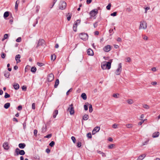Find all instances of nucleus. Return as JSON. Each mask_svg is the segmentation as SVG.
Returning <instances> with one entry per match:
<instances>
[{
    "label": "nucleus",
    "instance_id": "42",
    "mask_svg": "<svg viewBox=\"0 0 160 160\" xmlns=\"http://www.w3.org/2000/svg\"><path fill=\"white\" fill-rule=\"evenodd\" d=\"M127 128H130L132 127V125L131 124H128L126 125Z\"/></svg>",
    "mask_w": 160,
    "mask_h": 160
},
{
    "label": "nucleus",
    "instance_id": "34",
    "mask_svg": "<svg viewBox=\"0 0 160 160\" xmlns=\"http://www.w3.org/2000/svg\"><path fill=\"white\" fill-rule=\"evenodd\" d=\"M89 112H91L92 111V108L91 104H90L89 106Z\"/></svg>",
    "mask_w": 160,
    "mask_h": 160
},
{
    "label": "nucleus",
    "instance_id": "43",
    "mask_svg": "<svg viewBox=\"0 0 160 160\" xmlns=\"http://www.w3.org/2000/svg\"><path fill=\"white\" fill-rule=\"evenodd\" d=\"M37 64L38 66H40V67L43 66L44 65V64L43 63H41V62H38L37 63Z\"/></svg>",
    "mask_w": 160,
    "mask_h": 160
},
{
    "label": "nucleus",
    "instance_id": "52",
    "mask_svg": "<svg viewBox=\"0 0 160 160\" xmlns=\"http://www.w3.org/2000/svg\"><path fill=\"white\" fill-rule=\"evenodd\" d=\"M21 41V37H18L17 39L16 40V41L17 42H20Z\"/></svg>",
    "mask_w": 160,
    "mask_h": 160
},
{
    "label": "nucleus",
    "instance_id": "35",
    "mask_svg": "<svg viewBox=\"0 0 160 160\" xmlns=\"http://www.w3.org/2000/svg\"><path fill=\"white\" fill-rule=\"evenodd\" d=\"M56 58V56L55 55H52L51 56V60L54 61Z\"/></svg>",
    "mask_w": 160,
    "mask_h": 160
},
{
    "label": "nucleus",
    "instance_id": "18",
    "mask_svg": "<svg viewBox=\"0 0 160 160\" xmlns=\"http://www.w3.org/2000/svg\"><path fill=\"white\" fill-rule=\"evenodd\" d=\"M89 118V116L87 114H85L84 116L83 117L82 120V123H83V121L82 120H87Z\"/></svg>",
    "mask_w": 160,
    "mask_h": 160
},
{
    "label": "nucleus",
    "instance_id": "59",
    "mask_svg": "<svg viewBox=\"0 0 160 160\" xmlns=\"http://www.w3.org/2000/svg\"><path fill=\"white\" fill-rule=\"evenodd\" d=\"M72 88H70V89H69L67 92L66 93V94H67V95H69V92H71L72 91Z\"/></svg>",
    "mask_w": 160,
    "mask_h": 160
},
{
    "label": "nucleus",
    "instance_id": "4",
    "mask_svg": "<svg viewBox=\"0 0 160 160\" xmlns=\"http://www.w3.org/2000/svg\"><path fill=\"white\" fill-rule=\"evenodd\" d=\"M67 111H69L70 115H72L74 113V108L73 107V104H71L67 109Z\"/></svg>",
    "mask_w": 160,
    "mask_h": 160
},
{
    "label": "nucleus",
    "instance_id": "53",
    "mask_svg": "<svg viewBox=\"0 0 160 160\" xmlns=\"http://www.w3.org/2000/svg\"><path fill=\"white\" fill-rule=\"evenodd\" d=\"M117 12H114L112 13H111V15L113 16H115L117 15Z\"/></svg>",
    "mask_w": 160,
    "mask_h": 160
},
{
    "label": "nucleus",
    "instance_id": "40",
    "mask_svg": "<svg viewBox=\"0 0 160 160\" xmlns=\"http://www.w3.org/2000/svg\"><path fill=\"white\" fill-rule=\"evenodd\" d=\"M87 136L89 138H92V135L90 132L88 133L87 134Z\"/></svg>",
    "mask_w": 160,
    "mask_h": 160
},
{
    "label": "nucleus",
    "instance_id": "63",
    "mask_svg": "<svg viewBox=\"0 0 160 160\" xmlns=\"http://www.w3.org/2000/svg\"><path fill=\"white\" fill-rule=\"evenodd\" d=\"M144 121H145V120H143L139 122L138 124V125H141L144 122Z\"/></svg>",
    "mask_w": 160,
    "mask_h": 160
},
{
    "label": "nucleus",
    "instance_id": "30",
    "mask_svg": "<svg viewBox=\"0 0 160 160\" xmlns=\"http://www.w3.org/2000/svg\"><path fill=\"white\" fill-rule=\"evenodd\" d=\"M59 84V80L58 79H57L56 80L55 85H54V88H57Z\"/></svg>",
    "mask_w": 160,
    "mask_h": 160
},
{
    "label": "nucleus",
    "instance_id": "51",
    "mask_svg": "<svg viewBox=\"0 0 160 160\" xmlns=\"http://www.w3.org/2000/svg\"><path fill=\"white\" fill-rule=\"evenodd\" d=\"M77 26H75V25H73V30L74 31H75V32L77 31Z\"/></svg>",
    "mask_w": 160,
    "mask_h": 160
},
{
    "label": "nucleus",
    "instance_id": "2",
    "mask_svg": "<svg viewBox=\"0 0 160 160\" xmlns=\"http://www.w3.org/2000/svg\"><path fill=\"white\" fill-rule=\"evenodd\" d=\"M80 38L84 40H86L88 39V35L86 33H81L79 34Z\"/></svg>",
    "mask_w": 160,
    "mask_h": 160
},
{
    "label": "nucleus",
    "instance_id": "24",
    "mask_svg": "<svg viewBox=\"0 0 160 160\" xmlns=\"http://www.w3.org/2000/svg\"><path fill=\"white\" fill-rule=\"evenodd\" d=\"M10 105V103L9 102H7L4 104V107L5 109H8Z\"/></svg>",
    "mask_w": 160,
    "mask_h": 160
},
{
    "label": "nucleus",
    "instance_id": "27",
    "mask_svg": "<svg viewBox=\"0 0 160 160\" xmlns=\"http://www.w3.org/2000/svg\"><path fill=\"white\" fill-rule=\"evenodd\" d=\"M36 70H37V68L35 67H32L31 68V72L33 73H35V72H36Z\"/></svg>",
    "mask_w": 160,
    "mask_h": 160
},
{
    "label": "nucleus",
    "instance_id": "31",
    "mask_svg": "<svg viewBox=\"0 0 160 160\" xmlns=\"http://www.w3.org/2000/svg\"><path fill=\"white\" fill-rule=\"evenodd\" d=\"M47 126H45V127H43L42 128V132L43 133L45 132L47 130Z\"/></svg>",
    "mask_w": 160,
    "mask_h": 160
},
{
    "label": "nucleus",
    "instance_id": "46",
    "mask_svg": "<svg viewBox=\"0 0 160 160\" xmlns=\"http://www.w3.org/2000/svg\"><path fill=\"white\" fill-rule=\"evenodd\" d=\"M82 143L80 142H78L77 143V146L78 148H80L81 146Z\"/></svg>",
    "mask_w": 160,
    "mask_h": 160
},
{
    "label": "nucleus",
    "instance_id": "38",
    "mask_svg": "<svg viewBox=\"0 0 160 160\" xmlns=\"http://www.w3.org/2000/svg\"><path fill=\"white\" fill-rule=\"evenodd\" d=\"M149 141V140H146V141L143 142L142 143V146H144V145H147L148 144V143Z\"/></svg>",
    "mask_w": 160,
    "mask_h": 160
},
{
    "label": "nucleus",
    "instance_id": "15",
    "mask_svg": "<svg viewBox=\"0 0 160 160\" xmlns=\"http://www.w3.org/2000/svg\"><path fill=\"white\" fill-rule=\"evenodd\" d=\"M21 58L20 55L19 54L17 55L15 57V60L17 61V63L20 62L21 61L20 59Z\"/></svg>",
    "mask_w": 160,
    "mask_h": 160
},
{
    "label": "nucleus",
    "instance_id": "64",
    "mask_svg": "<svg viewBox=\"0 0 160 160\" xmlns=\"http://www.w3.org/2000/svg\"><path fill=\"white\" fill-rule=\"evenodd\" d=\"M23 127L24 129H25L26 127V122H24V123H23Z\"/></svg>",
    "mask_w": 160,
    "mask_h": 160
},
{
    "label": "nucleus",
    "instance_id": "41",
    "mask_svg": "<svg viewBox=\"0 0 160 160\" xmlns=\"http://www.w3.org/2000/svg\"><path fill=\"white\" fill-rule=\"evenodd\" d=\"M111 5L110 3L108 4V6L106 7V8L108 10H110L111 8Z\"/></svg>",
    "mask_w": 160,
    "mask_h": 160
},
{
    "label": "nucleus",
    "instance_id": "17",
    "mask_svg": "<svg viewBox=\"0 0 160 160\" xmlns=\"http://www.w3.org/2000/svg\"><path fill=\"white\" fill-rule=\"evenodd\" d=\"M146 156V155L145 154H142L139 156L137 160H142Z\"/></svg>",
    "mask_w": 160,
    "mask_h": 160
},
{
    "label": "nucleus",
    "instance_id": "19",
    "mask_svg": "<svg viewBox=\"0 0 160 160\" xmlns=\"http://www.w3.org/2000/svg\"><path fill=\"white\" fill-rule=\"evenodd\" d=\"M13 86L14 89L16 90H18L19 88V85L17 83H14L13 85Z\"/></svg>",
    "mask_w": 160,
    "mask_h": 160
},
{
    "label": "nucleus",
    "instance_id": "11",
    "mask_svg": "<svg viewBox=\"0 0 160 160\" xmlns=\"http://www.w3.org/2000/svg\"><path fill=\"white\" fill-rule=\"evenodd\" d=\"M100 129V127H95L92 132V134H94L96 132H98Z\"/></svg>",
    "mask_w": 160,
    "mask_h": 160
},
{
    "label": "nucleus",
    "instance_id": "29",
    "mask_svg": "<svg viewBox=\"0 0 160 160\" xmlns=\"http://www.w3.org/2000/svg\"><path fill=\"white\" fill-rule=\"evenodd\" d=\"M4 76L7 78H8L10 76V73L8 71H5L4 73Z\"/></svg>",
    "mask_w": 160,
    "mask_h": 160
},
{
    "label": "nucleus",
    "instance_id": "28",
    "mask_svg": "<svg viewBox=\"0 0 160 160\" xmlns=\"http://www.w3.org/2000/svg\"><path fill=\"white\" fill-rule=\"evenodd\" d=\"M58 111L57 110H56L54 111L53 113V118H55L58 114Z\"/></svg>",
    "mask_w": 160,
    "mask_h": 160
},
{
    "label": "nucleus",
    "instance_id": "37",
    "mask_svg": "<svg viewBox=\"0 0 160 160\" xmlns=\"http://www.w3.org/2000/svg\"><path fill=\"white\" fill-rule=\"evenodd\" d=\"M55 144V142L53 141H52L49 144V145L51 147H53Z\"/></svg>",
    "mask_w": 160,
    "mask_h": 160
},
{
    "label": "nucleus",
    "instance_id": "22",
    "mask_svg": "<svg viewBox=\"0 0 160 160\" xmlns=\"http://www.w3.org/2000/svg\"><path fill=\"white\" fill-rule=\"evenodd\" d=\"M97 152L98 153L101 154L102 156V157H106V154H105V153H103V152H101L100 151L98 150H97Z\"/></svg>",
    "mask_w": 160,
    "mask_h": 160
},
{
    "label": "nucleus",
    "instance_id": "39",
    "mask_svg": "<svg viewBox=\"0 0 160 160\" xmlns=\"http://www.w3.org/2000/svg\"><path fill=\"white\" fill-rule=\"evenodd\" d=\"M10 95L8 94L7 92L5 93V95L4 96V98H9L10 97Z\"/></svg>",
    "mask_w": 160,
    "mask_h": 160
},
{
    "label": "nucleus",
    "instance_id": "26",
    "mask_svg": "<svg viewBox=\"0 0 160 160\" xmlns=\"http://www.w3.org/2000/svg\"><path fill=\"white\" fill-rule=\"evenodd\" d=\"M66 16L67 17V19L68 21H69L70 20L71 17H72V14L68 13L67 14Z\"/></svg>",
    "mask_w": 160,
    "mask_h": 160
},
{
    "label": "nucleus",
    "instance_id": "49",
    "mask_svg": "<svg viewBox=\"0 0 160 160\" xmlns=\"http://www.w3.org/2000/svg\"><path fill=\"white\" fill-rule=\"evenodd\" d=\"M98 22V21H96L94 23L93 26L94 28H96L97 27Z\"/></svg>",
    "mask_w": 160,
    "mask_h": 160
},
{
    "label": "nucleus",
    "instance_id": "13",
    "mask_svg": "<svg viewBox=\"0 0 160 160\" xmlns=\"http://www.w3.org/2000/svg\"><path fill=\"white\" fill-rule=\"evenodd\" d=\"M44 40L42 39H40L39 40L37 45L36 47H38L39 46H42L44 44Z\"/></svg>",
    "mask_w": 160,
    "mask_h": 160
},
{
    "label": "nucleus",
    "instance_id": "3",
    "mask_svg": "<svg viewBox=\"0 0 160 160\" xmlns=\"http://www.w3.org/2000/svg\"><path fill=\"white\" fill-rule=\"evenodd\" d=\"M59 8L61 10L65 9L67 5L66 3L63 1H61L59 4Z\"/></svg>",
    "mask_w": 160,
    "mask_h": 160
},
{
    "label": "nucleus",
    "instance_id": "23",
    "mask_svg": "<svg viewBox=\"0 0 160 160\" xmlns=\"http://www.w3.org/2000/svg\"><path fill=\"white\" fill-rule=\"evenodd\" d=\"M101 68L103 70H105L107 69L106 65H105V62H103L101 64Z\"/></svg>",
    "mask_w": 160,
    "mask_h": 160
},
{
    "label": "nucleus",
    "instance_id": "5",
    "mask_svg": "<svg viewBox=\"0 0 160 160\" xmlns=\"http://www.w3.org/2000/svg\"><path fill=\"white\" fill-rule=\"evenodd\" d=\"M139 27V29H145L147 27V24L146 22L145 21L141 22Z\"/></svg>",
    "mask_w": 160,
    "mask_h": 160
},
{
    "label": "nucleus",
    "instance_id": "7",
    "mask_svg": "<svg viewBox=\"0 0 160 160\" xmlns=\"http://www.w3.org/2000/svg\"><path fill=\"white\" fill-rule=\"evenodd\" d=\"M122 71V65L121 63H120L118 66V68L117 69L116 71L115 72V73L117 75H119L120 74Z\"/></svg>",
    "mask_w": 160,
    "mask_h": 160
},
{
    "label": "nucleus",
    "instance_id": "14",
    "mask_svg": "<svg viewBox=\"0 0 160 160\" xmlns=\"http://www.w3.org/2000/svg\"><path fill=\"white\" fill-rule=\"evenodd\" d=\"M87 53L89 55L93 56L94 54L93 51L91 49H88L87 50Z\"/></svg>",
    "mask_w": 160,
    "mask_h": 160
},
{
    "label": "nucleus",
    "instance_id": "61",
    "mask_svg": "<svg viewBox=\"0 0 160 160\" xmlns=\"http://www.w3.org/2000/svg\"><path fill=\"white\" fill-rule=\"evenodd\" d=\"M112 127L114 128H116L117 127V124L116 123L113 124L112 125Z\"/></svg>",
    "mask_w": 160,
    "mask_h": 160
},
{
    "label": "nucleus",
    "instance_id": "16",
    "mask_svg": "<svg viewBox=\"0 0 160 160\" xmlns=\"http://www.w3.org/2000/svg\"><path fill=\"white\" fill-rule=\"evenodd\" d=\"M159 135V133L158 132H156L153 133L152 135L153 138H156L158 137Z\"/></svg>",
    "mask_w": 160,
    "mask_h": 160
},
{
    "label": "nucleus",
    "instance_id": "9",
    "mask_svg": "<svg viewBox=\"0 0 160 160\" xmlns=\"http://www.w3.org/2000/svg\"><path fill=\"white\" fill-rule=\"evenodd\" d=\"M54 78V76L52 73L49 74L48 76L47 80L48 82L52 81Z\"/></svg>",
    "mask_w": 160,
    "mask_h": 160
},
{
    "label": "nucleus",
    "instance_id": "58",
    "mask_svg": "<svg viewBox=\"0 0 160 160\" xmlns=\"http://www.w3.org/2000/svg\"><path fill=\"white\" fill-rule=\"evenodd\" d=\"M127 62H130L131 61V59L130 57H128L127 58Z\"/></svg>",
    "mask_w": 160,
    "mask_h": 160
},
{
    "label": "nucleus",
    "instance_id": "60",
    "mask_svg": "<svg viewBox=\"0 0 160 160\" xmlns=\"http://www.w3.org/2000/svg\"><path fill=\"white\" fill-rule=\"evenodd\" d=\"M84 109L86 111H87L88 109V107L87 105H84Z\"/></svg>",
    "mask_w": 160,
    "mask_h": 160
},
{
    "label": "nucleus",
    "instance_id": "12",
    "mask_svg": "<svg viewBox=\"0 0 160 160\" xmlns=\"http://www.w3.org/2000/svg\"><path fill=\"white\" fill-rule=\"evenodd\" d=\"M2 147L4 149L8 150L9 148V146L7 142H5L3 144Z\"/></svg>",
    "mask_w": 160,
    "mask_h": 160
},
{
    "label": "nucleus",
    "instance_id": "21",
    "mask_svg": "<svg viewBox=\"0 0 160 160\" xmlns=\"http://www.w3.org/2000/svg\"><path fill=\"white\" fill-rule=\"evenodd\" d=\"M9 15V12L8 11H6L5 12L3 15V17L4 18H7Z\"/></svg>",
    "mask_w": 160,
    "mask_h": 160
},
{
    "label": "nucleus",
    "instance_id": "8",
    "mask_svg": "<svg viewBox=\"0 0 160 160\" xmlns=\"http://www.w3.org/2000/svg\"><path fill=\"white\" fill-rule=\"evenodd\" d=\"M112 60L110 59L108 62L105 61V65L107 69H109L111 67V64L112 62Z\"/></svg>",
    "mask_w": 160,
    "mask_h": 160
},
{
    "label": "nucleus",
    "instance_id": "36",
    "mask_svg": "<svg viewBox=\"0 0 160 160\" xmlns=\"http://www.w3.org/2000/svg\"><path fill=\"white\" fill-rule=\"evenodd\" d=\"M143 108L146 109H148L149 108V106L146 104H144L143 106Z\"/></svg>",
    "mask_w": 160,
    "mask_h": 160
},
{
    "label": "nucleus",
    "instance_id": "56",
    "mask_svg": "<svg viewBox=\"0 0 160 160\" xmlns=\"http://www.w3.org/2000/svg\"><path fill=\"white\" fill-rule=\"evenodd\" d=\"M22 109V107L21 105H19L18 107V110L20 111Z\"/></svg>",
    "mask_w": 160,
    "mask_h": 160
},
{
    "label": "nucleus",
    "instance_id": "62",
    "mask_svg": "<svg viewBox=\"0 0 160 160\" xmlns=\"http://www.w3.org/2000/svg\"><path fill=\"white\" fill-rule=\"evenodd\" d=\"M8 34H5L4 35V39H6L8 38Z\"/></svg>",
    "mask_w": 160,
    "mask_h": 160
},
{
    "label": "nucleus",
    "instance_id": "48",
    "mask_svg": "<svg viewBox=\"0 0 160 160\" xmlns=\"http://www.w3.org/2000/svg\"><path fill=\"white\" fill-rule=\"evenodd\" d=\"M6 55L3 52H2L1 54V57L2 58H4L6 57Z\"/></svg>",
    "mask_w": 160,
    "mask_h": 160
},
{
    "label": "nucleus",
    "instance_id": "1",
    "mask_svg": "<svg viewBox=\"0 0 160 160\" xmlns=\"http://www.w3.org/2000/svg\"><path fill=\"white\" fill-rule=\"evenodd\" d=\"M15 153H16V154H14L15 156H18L19 155H24L25 153L24 150H20L18 148H16L15 150Z\"/></svg>",
    "mask_w": 160,
    "mask_h": 160
},
{
    "label": "nucleus",
    "instance_id": "54",
    "mask_svg": "<svg viewBox=\"0 0 160 160\" xmlns=\"http://www.w3.org/2000/svg\"><path fill=\"white\" fill-rule=\"evenodd\" d=\"M114 146V144H110L109 146H108V148L110 149L112 148L113 146Z\"/></svg>",
    "mask_w": 160,
    "mask_h": 160
},
{
    "label": "nucleus",
    "instance_id": "55",
    "mask_svg": "<svg viewBox=\"0 0 160 160\" xmlns=\"http://www.w3.org/2000/svg\"><path fill=\"white\" fill-rule=\"evenodd\" d=\"M22 89L23 90L25 91L27 90V87L25 86H23L22 88Z\"/></svg>",
    "mask_w": 160,
    "mask_h": 160
},
{
    "label": "nucleus",
    "instance_id": "32",
    "mask_svg": "<svg viewBox=\"0 0 160 160\" xmlns=\"http://www.w3.org/2000/svg\"><path fill=\"white\" fill-rule=\"evenodd\" d=\"M19 2V1L18 0H17L15 3V9L17 10L18 9V4Z\"/></svg>",
    "mask_w": 160,
    "mask_h": 160
},
{
    "label": "nucleus",
    "instance_id": "44",
    "mask_svg": "<svg viewBox=\"0 0 160 160\" xmlns=\"http://www.w3.org/2000/svg\"><path fill=\"white\" fill-rule=\"evenodd\" d=\"M71 139L72 141L74 143H75L76 141V139L75 137L74 136H72L71 137Z\"/></svg>",
    "mask_w": 160,
    "mask_h": 160
},
{
    "label": "nucleus",
    "instance_id": "20",
    "mask_svg": "<svg viewBox=\"0 0 160 160\" xmlns=\"http://www.w3.org/2000/svg\"><path fill=\"white\" fill-rule=\"evenodd\" d=\"M19 147L21 149H23L26 147V144L24 143H20L18 145Z\"/></svg>",
    "mask_w": 160,
    "mask_h": 160
},
{
    "label": "nucleus",
    "instance_id": "47",
    "mask_svg": "<svg viewBox=\"0 0 160 160\" xmlns=\"http://www.w3.org/2000/svg\"><path fill=\"white\" fill-rule=\"evenodd\" d=\"M52 136V134H49L46 136L44 137L45 138H50Z\"/></svg>",
    "mask_w": 160,
    "mask_h": 160
},
{
    "label": "nucleus",
    "instance_id": "6",
    "mask_svg": "<svg viewBox=\"0 0 160 160\" xmlns=\"http://www.w3.org/2000/svg\"><path fill=\"white\" fill-rule=\"evenodd\" d=\"M98 13V10L97 9H94L89 13L91 17H94Z\"/></svg>",
    "mask_w": 160,
    "mask_h": 160
},
{
    "label": "nucleus",
    "instance_id": "57",
    "mask_svg": "<svg viewBox=\"0 0 160 160\" xmlns=\"http://www.w3.org/2000/svg\"><path fill=\"white\" fill-rule=\"evenodd\" d=\"M32 108L33 109H35V104L34 103L32 104Z\"/></svg>",
    "mask_w": 160,
    "mask_h": 160
},
{
    "label": "nucleus",
    "instance_id": "45",
    "mask_svg": "<svg viewBox=\"0 0 160 160\" xmlns=\"http://www.w3.org/2000/svg\"><path fill=\"white\" fill-rule=\"evenodd\" d=\"M38 23V18H37L36 19V21H35V22H34L33 24V26L34 27H35V26H36V24H37Z\"/></svg>",
    "mask_w": 160,
    "mask_h": 160
},
{
    "label": "nucleus",
    "instance_id": "25",
    "mask_svg": "<svg viewBox=\"0 0 160 160\" xmlns=\"http://www.w3.org/2000/svg\"><path fill=\"white\" fill-rule=\"evenodd\" d=\"M82 98L84 100H85L87 99V96L86 94L84 93H83L81 95Z\"/></svg>",
    "mask_w": 160,
    "mask_h": 160
},
{
    "label": "nucleus",
    "instance_id": "33",
    "mask_svg": "<svg viewBox=\"0 0 160 160\" xmlns=\"http://www.w3.org/2000/svg\"><path fill=\"white\" fill-rule=\"evenodd\" d=\"M133 100L131 99H128L127 100V102L130 104H131L133 103Z\"/></svg>",
    "mask_w": 160,
    "mask_h": 160
},
{
    "label": "nucleus",
    "instance_id": "10",
    "mask_svg": "<svg viewBox=\"0 0 160 160\" xmlns=\"http://www.w3.org/2000/svg\"><path fill=\"white\" fill-rule=\"evenodd\" d=\"M111 49V47L110 45H107L103 48V50L105 52H108Z\"/></svg>",
    "mask_w": 160,
    "mask_h": 160
},
{
    "label": "nucleus",
    "instance_id": "50",
    "mask_svg": "<svg viewBox=\"0 0 160 160\" xmlns=\"http://www.w3.org/2000/svg\"><path fill=\"white\" fill-rule=\"evenodd\" d=\"M38 132V131L36 129H35L34 130V134L35 136L36 137L37 136V134Z\"/></svg>",
    "mask_w": 160,
    "mask_h": 160
}]
</instances>
